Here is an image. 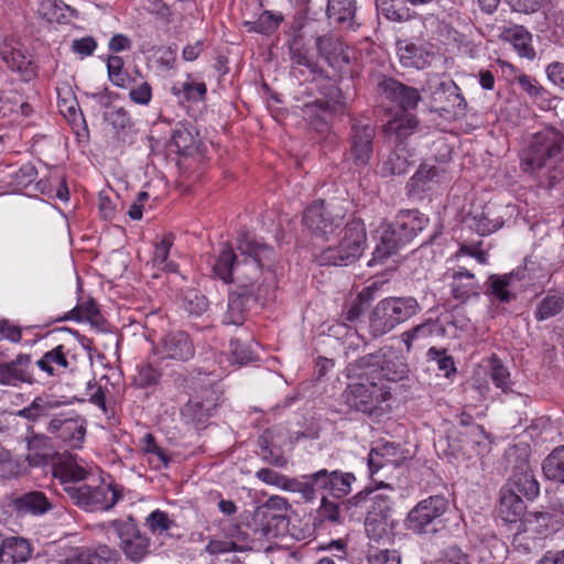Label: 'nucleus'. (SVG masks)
<instances>
[{
	"label": "nucleus",
	"mask_w": 564,
	"mask_h": 564,
	"mask_svg": "<svg viewBox=\"0 0 564 564\" xmlns=\"http://www.w3.org/2000/svg\"><path fill=\"white\" fill-rule=\"evenodd\" d=\"M237 254L224 243L212 265L215 278L232 284L228 301L226 324L241 325L242 311L249 301H265L278 289L282 269L275 250L247 235L238 237Z\"/></svg>",
	"instance_id": "1"
},
{
	"label": "nucleus",
	"mask_w": 564,
	"mask_h": 564,
	"mask_svg": "<svg viewBox=\"0 0 564 564\" xmlns=\"http://www.w3.org/2000/svg\"><path fill=\"white\" fill-rule=\"evenodd\" d=\"M90 469L69 457L53 468V476L58 479L69 499L85 511H108L122 498L119 486L104 479L97 486L80 484L86 480Z\"/></svg>",
	"instance_id": "2"
},
{
	"label": "nucleus",
	"mask_w": 564,
	"mask_h": 564,
	"mask_svg": "<svg viewBox=\"0 0 564 564\" xmlns=\"http://www.w3.org/2000/svg\"><path fill=\"white\" fill-rule=\"evenodd\" d=\"M332 236L324 241L326 246L314 253L319 265H349L362 254L367 241L362 220L355 218L343 224Z\"/></svg>",
	"instance_id": "3"
},
{
	"label": "nucleus",
	"mask_w": 564,
	"mask_h": 564,
	"mask_svg": "<svg viewBox=\"0 0 564 564\" xmlns=\"http://www.w3.org/2000/svg\"><path fill=\"white\" fill-rule=\"evenodd\" d=\"M429 225V217L417 209L400 210L393 223H382L373 238L377 245L375 260H383L399 248L410 242Z\"/></svg>",
	"instance_id": "4"
},
{
	"label": "nucleus",
	"mask_w": 564,
	"mask_h": 564,
	"mask_svg": "<svg viewBox=\"0 0 564 564\" xmlns=\"http://www.w3.org/2000/svg\"><path fill=\"white\" fill-rule=\"evenodd\" d=\"M346 371L348 378L375 379L377 382H382V380L397 382L408 376L409 367L403 357L394 350L381 349L350 362Z\"/></svg>",
	"instance_id": "5"
},
{
	"label": "nucleus",
	"mask_w": 564,
	"mask_h": 564,
	"mask_svg": "<svg viewBox=\"0 0 564 564\" xmlns=\"http://www.w3.org/2000/svg\"><path fill=\"white\" fill-rule=\"evenodd\" d=\"M414 296H388L380 300L369 315V330L373 337L383 336L421 312Z\"/></svg>",
	"instance_id": "6"
},
{
	"label": "nucleus",
	"mask_w": 564,
	"mask_h": 564,
	"mask_svg": "<svg viewBox=\"0 0 564 564\" xmlns=\"http://www.w3.org/2000/svg\"><path fill=\"white\" fill-rule=\"evenodd\" d=\"M249 547V535L240 525L225 523L220 531L209 536L204 552L209 556L207 564H245L237 552Z\"/></svg>",
	"instance_id": "7"
},
{
	"label": "nucleus",
	"mask_w": 564,
	"mask_h": 564,
	"mask_svg": "<svg viewBox=\"0 0 564 564\" xmlns=\"http://www.w3.org/2000/svg\"><path fill=\"white\" fill-rule=\"evenodd\" d=\"M528 258L524 257L523 264L508 273L489 274L484 283V294L488 301L496 306L509 304L517 301L529 288V272L527 268Z\"/></svg>",
	"instance_id": "8"
},
{
	"label": "nucleus",
	"mask_w": 564,
	"mask_h": 564,
	"mask_svg": "<svg viewBox=\"0 0 564 564\" xmlns=\"http://www.w3.org/2000/svg\"><path fill=\"white\" fill-rule=\"evenodd\" d=\"M449 502L442 495L420 500L406 514L404 527L416 535L435 534L444 528V516Z\"/></svg>",
	"instance_id": "9"
},
{
	"label": "nucleus",
	"mask_w": 564,
	"mask_h": 564,
	"mask_svg": "<svg viewBox=\"0 0 564 564\" xmlns=\"http://www.w3.org/2000/svg\"><path fill=\"white\" fill-rule=\"evenodd\" d=\"M343 393L345 403L352 410L365 414H373L381 410L382 404L390 398V388L375 379L355 378Z\"/></svg>",
	"instance_id": "10"
},
{
	"label": "nucleus",
	"mask_w": 564,
	"mask_h": 564,
	"mask_svg": "<svg viewBox=\"0 0 564 564\" xmlns=\"http://www.w3.org/2000/svg\"><path fill=\"white\" fill-rule=\"evenodd\" d=\"M302 223L313 239L324 242L340 229L344 217L327 209L324 200H315L304 209Z\"/></svg>",
	"instance_id": "11"
},
{
	"label": "nucleus",
	"mask_w": 564,
	"mask_h": 564,
	"mask_svg": "<svg viewBox=\"0 0 564 564\" xmlns=\"http://www.w3.org/2000/svg\"><path fill=\"white\" fill-rule=\"evenodd\" d=\"M152 358L155 361L186 362L195 356V346L185 330L165 333L152 345Z\"/></svg>",
	"instance_id": "12"
},
{
	"label": "nucleus",
	"mask_w": 564,
	"mask_h": 564,
	"mask_svg": "<svg viewBox=\"0 0 564 564\" xmlns=\"http://www.w3.org/2000/svg\"><path fill=\"white\" fill-rule=\"evenodd\" d=\"M326 97L327 100L316 99L303 108L305 118L318 133H327L333 119L343 115L345 109V98L338 89L329 91Z\"/></svg>",
	"instance_id": "13"
},
{
	"label": "nucleus",
	"mask_w": 564,
	"mask_h": 564,
	"mask_svg": "<svg viewBox=\"0 0 564 564\" xmlns=\"http://www.w3.org/2000/svg\"><path fill=\"white\" fill-rule=\"evenodd\" d=\"M111 528L118 535L121 549L132 562H140L149 554L150 541L141 534L132 519L113 520Z\"/></svg>",
	"instance_id": "14"
},
{
	"label": "nucleus",
	"mask_w": 564,
	"mask_h": 564,
	"mask_svg": "<svg viewBox=\"0 0 564 564\" xmlns=\"http://www.w3.org/2000/svg\"><path fill=\"white\" fill-rule=\"evenodd\" d=\"M47 431L72 448H80L86 435V420L69 411L54 416Z\"/></svg>",
	"instance_id": "15"
},
{
	"label": "nucleus",
	"mask_w": 564,
	"mask_h": 564,
	"mask_svg": "<svg viewBox=\"0 0 564 564\" xmlns=\"http://www.w3.org/2000/svg\"><path fill=\"white\" fill-rule=\"evenodd\" d=\"M39 379L42 377L51 378L73 373L76 371L77 360L75 355L65 345H57L45 351L41 358L35 361Z\"/></svg>",
	"instance_id": "16"
},
{
	"label": "nucleus",
	"mask_w": 564,
	"mask_h": 564,
	"mask_svg": "<svg viewBox=\"0 0 564 564\" xmlns=\"http://www.w3.org/2000/svg\"><path fill=\"white\" fill-rule=\"evenodd\" d=\"M376 129L370 123L351 122L349 156L357 171H364L373 153V139Z\"/></svg>",
	"instance_id": "17"
},
{
	"label": "nucleus",
	"mask_w": 564,
	"mask_h": 564,
	"mask_svg": "<svg viewBox=\"0 0 564 564\" xmlns=\"http://www.w3.org/2000/svg\"><path fill=\"white\" fill-rule=\"evenodd\" d=\"M448 181V173L442 165L422 163L406 184L408 195L423 199L427 193L436 191Z\"/></svg>",
	"instance_id": "18"
},
{
	"label": "nucleus",
	"mask_w": 564,
	"mask_h": 564,
	"mask_svg": "<svg viewBox=\"0 0 564 564\" xmlns=\"http://www.w3.org/2000/svg\"><path fill=\"white\" fill-rule=\"evenodd\" d=\"M564 158V138L554 130L536 132L531 137V169L546 165V160Z\"/></svg>",
	"instance_id": "19"
},
{
	"label": "nucleus",
	"mask_w": 564,
	"mask_h": 564,
	"mask_svg": "<svg viewBox=\"0 0 564 564\" xmlns=\"http://www.w3.org/2000/svg\"><path fill=\"white\" fill-rule=\"evenodd\" d=\"M529 498V490L524 485L512 482L501 488L499 512L503 521L516 523L521 521L527 512L524 499Z\"/></svg>",
	"instance_id": "20"
},
{
	"label": "nucleus",
	"mask_w": 564,
	"mask_h": 564,
	"mask_svg": "<svg viewBox=\"0 0 564 564\" xmlns=\"http://www.w3.org/2000/svg\"><path fill=\"white\" fill-rule=\"evenodd\" d=\"M35 368V362L32 361L30 355L20 354L13 360L0 364V383L18 387L21 383L39 382Z\"/></svg>",
	"instance_id": "21"
},
{
	"label": "nucleus",
	"mask_w": 564,
	"mask_h": 564,
	"mask_svg": "<svg viewBox=\"0 0 564 564\" xmlns=\"http://www.w3.org/2000/svg\"><path fill=\"white\" fill-rule=\"evenodd\" d=\"M314 481L318 490H325L336 499H341L351 492V485L356 477L352 473L341 470H327L325 468L314 473Z\"/></svg>",
	"instance_id": "22"
},
{
	"label": "nucleus",
	"mask_w": 564,
	"mask_h": 564,
	"mask_svg": "<svg viewBox=\"0 0 564 564\" xmlns=\"http://www.w3.org/2000/svg\"><path fill=\"white\" fill-rule=\"evenodd\" d=\"M445 278L449 280L452 296L465 303L473 296H479L482 288L475 274L465 267L458 265L446 272Z\"/></svg>",
	"instance_id": "23"
},
{
	"label": "nucleus",
	"mask_w": 564,
	"mask_h": 564,
	"mask_svg": "<svg viewBox=\"0 0 564 564\" xmlns=\"http://www.w3.org/2000/svg\"><path fill=\"white\" fill-rule=\"evenodd\" d=\"M119 552L107 545H98L95 549L72 547L59 560L61 564H117Z\"/></svg>",
	"instance_id": "24"
},
{
	"label": "nucleus",
	"mask_w": 564,
	"mask_h": 564,
	"mask_svg": "<svg viewBox=\"0 0 564 564\" xmlns=\"http://www.w3.org/2000/svg\"><path fill=\"white\" fill-rule=\"evenodd\" d=\"M379 86L386 98L395 102L401 108V112L415 109L421 100V95L417 89L406 86L393 78L383 79Z\"/></svg>",
	"instance_id": "25"
},
{
	"label": "nucleus",
	"mask_w": 564,
	"mask_h": 564,
	"mask_svg": "<svg viewBox=\"0 0 564 564\" xmlns=\"http://www.w3.org/2000/svg\"><path fill=\"white\" fill-rule=\"evenodd\" d=\"M402 459L401 447L394 442H386L372 447L367 457V465L370 477H373L380 469L391 465L397 466Z\"/></svg>",
	"instance_id": "26"
},
{
	"label": "nucleus",
	"mask_w": 564,
	"mask_h": 564,
	"mask_svg": "<svg viewBox=\"0 0 564 564\" xmlns=\"http://www.w3.org/2000/svg\"><path fill=\"white\" fill-rule=\"evenodd\" d=\"M32 554L29 540L22 536H8L0 542V564L25 563Z\"/></svg>",
	"instance_id": "27"
},
{
	"label": "nucleus",
	"mask_w": 564,
	"mask_h": 564,
	"mask_svg": "<svg viewBox=\"0 0 564 564\" xmlns=\"http://www.w3.org/2000/svg\"><path fill=\"white\" fill-rule=\"evenodd\" d=\"M171 94L177 99L180 105L197 104L205 101L207 86L204 82L197 80L192 74H187L185 80L173 84Z\"/></svg>",
	"instance_id": "28"
},
{
	"label": "nucleus",
	"mask_w": 564,
	"mask_h": 564,
	"mask_svg": "<svg viewBox=\"0 0 564 564\" xmlns=\"http://www.w3.org/2000/svg\"><path fill=\"white\" fill-rule=\"evenodd\" d=\"M364 305L365 303L356 297V300L348 304L344 310L345 322L338 323L329 328V330L336 336H339L341 330H344L346 337L344 344H347L348 346L355 344V339L358 341L360 340L354 325L361 317L364 313Z\"/></svg>",
	"instance_id": "29"
},
{
	"label": "nucleus",
	"mask_w": 564,
	"mask_h": 564,
	"mask_svg": "<svg viewBox=\"0 0 564 564\" xmlns=\"http://www.w3.org/2000/svg\"><path fill=\"white\" fill-rule=\"evenodd\" d=\"M0 57L9 68L18 72L25 80L34 75L32 62L20 46L4 43L0 48Z\"/></svg>",
	"instance_id": "30"
},
{
	"label": "nucleus",
	"mask_w": 564,
	"mask_h": 564,
	"mask_svg": "<svg viewBox=\"0 0 564 564\" xmlns=\"http://www.w3.org/2000/svg\"><path fill=\"white\" fill-rule=\"evenodd\" d=\"M397 54L403 67L423 69L430 65V54L422 46L406 40L397 42Z\"/></svg>",
	"instance_id": "31"
},
{
	"label": "nucleus",
	"mask_w": 564,
	"mask_h": 564,
	"mask_svg": "<svg viewBox=\"0 0 564 564\" xmlns=\"http://www.w3.org/2000/svg\"><path fill=\"white\" fill-rule=\"evenodd\" d=\"M417 128V119L409 112H400L392 117L384 126V133L388 137H394L400 145L404 139L413 134Z\"/></svg>",
	"instance_id": "32"
},
{
	"label": "nucleus",
	"mask_w": 564,
	"mask_h": 564,
	"mask_svg": "<svg viewBox=\"0 0 564 564\" xmlns=\"http://www.w3.org/2000/svg\"><path fill=\"white\" fill-rule=\"evenodd\" d=\"M18 512L23 514L42 516L52 509V503L41 491L23 494L14 500Z\"/></svg>",
	"instance_id": "33"
},
{
	"label": "nucleus",
	"mask_w": 564,
	"mask_h": 564,
	"mask_svg": "<svg viewBox=\"0 0 564 564\" xmlns=\"http://www.w3.org/2000/svg\"><path fill=\"white\" fill-rule=\"evenodd\" d=\"M139 448L147 457L151 469L162 470L169 467L170 458L166 453L158 445L154 436L147 433L139 440Z\"/></svg>",
	"instance_id": "34"
},
{
	"label": "nucleus",
	"mask_w": 564,
	"mask_h": 564,
	"mask_svg": "<svg viewBox=\"0 0 564 564\" xmlns=\"http://www.w3.org/2000/svg\"><path fill=\"white\" fill-rule=\"evenodd\" d=\"M326 13L334 23L351 28L356 14V0H327Z\"/></svg>",
	"instance_id": "35"
},
{
	"label": "nucleus",
	"mask_w": 564,
	"mask_h": 564,
	"mask_svg": "<svg viewBox=\"0 0 564 564\" xmlns=\"http://www.w3.org/2000/svg\"><path fill=\"white\" fill-rule=\"evenodd\" d=\"M34 189L48 199L58 198L68 202L69 191L63 176L51 174L50 177L41 178L34 184Z\"/></svg>",
	"instance_id": "36"
},
{
	"label": "nucleus",
	"mask_w": 564,
	"mask_h": 564,
	"mask_svg": "<svg viewBox=\"0 0 564 564\" xmlns=\"http://www.w3.org/2000/svg\"><path fill=\"white\" fill-rule=\"evenodd\" d=\"M395 520L393 518L366 517L365 530L370 540L390 541L393 536Z\"/></svg>",
	"instance_id": "37"
},
{
	"label": "nucleus",
	"mask_w": 564,
	"mask_h": 564,
	"mask_svg": "<svg viewBox=\"0 0 564 564\" xmlns=\"http://www.w3.org/2000/svg\"><path fill=\"white\" fill-rule=\"evenodd\" d=\"M283 20L284 17L281 12L264 10L254 21H246L243 25L248 32L271 35L279 29Z\"/></svg>",
	"instance_id": "38"
},
{
	"label": "nucleus",
	"mask_w": 564,
	"mask_h": 564,
	"mask_svg": "<svg viewBox=\"0 0 564 564\" xmlns=\"http://www.w3.org/2000/svg\"><path fill=\"white\" fill-rule=\"evenodd\" d=\"M546 479L564 485V445L555 447L542 462Z\"/></svg>",
	"instance_id": "39"
},
{
	"label": "nucleus",
	"mask_w": 564,
	"mask_h": 564,
	"mask_svg": "<svg viewBox=\"0 0 564 564\" xmlns=\"http://www.w3.org/2000/svg\"><path fill=\"white\" fill-rule=\"evenodd\" d=\"M314 479V473L301 478L286 477L283 490L299 494L304 501H313L318 490Z\"/></svg>",
	"instance_id": "40"
},
{
	"label": "nucleus",
	"mask_w": 564,
	"mask_h": 564,
	"mask_svg": "<svg viewBox=\"0 0 564 564\" xmlns=\"http://www.w3.org/2000/svg\"><path fill=\"white\" fill-rule=\"evenodd\" d=\"M174 243V236L166 234L160 238L154 245L153 263L154 265L169 272H176L177 264L169 260L171 248Z\"/></svg>",
	"instance_id": "41"
},
{
	"label": "nucleus",
	"mask_w": 564,
	"mask_h": 564,
	"mask_svg": "<svg viewBox=\"0 0 564 564\" xmlns=\"http://www.w3.org/2000/svg\"><path fill=\"white\" fill-rule=\"evenodd\" d=\"M427 360L434 362L438 370V376L452 379L457 372L454 358L447 354L444 348L431 347L426 352Z\"/></svg>",
	"instance_id": "42"
},
{
	"label": "nucleus",
	"mask_w": 564,
	"mask_h": 564,
	"mask_svg": "<svg viewBox=\"0 0 564 564\" xmlns=\"http://www.w3.org/2000/svg\"><path fill=\"white\" fill-rule=\"evenodd\" d=\"M378 14L389 21L402 22L410 18V11L399 0H376Z\"/></svg>",
	"instance_id": "43"
},
{
	"label": "nucleus",
	"mask_w": 564,
	"mask_h": 564,
	"mask_svg": "<svg viewBox=\"0 0 564 564\" xmlns=\"http://www.w3.org/2000/svg\"><path fill=\"white\" fill-rule=\"evenodd\" d=\"M163 361H155L152 354L147 362L138 366V384L148 388L156 384L162 377V369L159 367Z\"/></svg>",
	"instance_id": "44"
},
{
	"label": "nucleus",
	"mask_w": 564,
	"mask_h": 564,
	"mask_svg": "<svg viewBox=\"0 0 564 564\" xmlns=\"http://www.w3.org/2000/svg\"><path fill=\"white\" fill-rule=\"evenodd\" d=\"M23 469V462L0 444V477L17 478Z\"/></svg>",
	"instance_id": "45"
},
{
	"label": "nucleus",
	"mask_w": 564,
	"mask_h": 564,
	"mask_svg": "<svg viewBox=\"0 0 564 564\" xmlns=\"http://www.w3.org/2000/svg\"><path fill=\"white\" fill-rule=\"evenodd\" d=\"M182 416L187 423H192L196 429L205 426L210 416V408H205L197 401L189 400L182 409Z\"/></svg>",
	"instance_id": "46"
},
{
	"label": "nucleus",
	"mask_w": 564,
	"mask_h": 564,
	"mask_svg": "<svg viewBox=\"0 0 564 564\" xmlns=\"http://www.w3.org/2000/svg\"><path fill=\"white\" fill-rule=\"evenodd\" d=\"M435 328L436 323L432 319H426L424 323L403 332L401 340L405 345L406 351L412 349L413 343L432 336Z\"/></svg>",
	"instance_id": "47"
},
{
	"label": "nucleus",
	"mask_w": 564,
	"mask_h": 564,
	"mask_svg": "<svg viewBox=\"0 0 564 564\" xmlns=\"http://www.w3.org/2000/svg\"><path fill=\"white\" fill-rule=\"evenodd\" d=\"M145 525L154 535L163 536L175 525V522L167 512L156 509L145 518Z\"/></svg>",
	"instance_id": "48"
},
{
	"label": "nucleus",
	"mask_w": 564,
	"mask_h": 564,
	"mask_svg": "<svg viewBox=\"0 0 564 564\" xmlns=\"http://www.w3.org/2000/svg\"><path fill=\"white\" fill-rule=\"evenodd\" d=\"M465 223L471 230H474L480 236L490 235L498 230L502 225L498 220L489 219V217L484 212L470 214L465 219Z\"/></svg>",
	"instance_id": "49"
},
{
	"label": "nucleus",
	"mask_w": 564,
	"mask_h": 564,
	"mask_svg": "<svg viewBox=\"0 0 564 564\" xmlns=\"http://www.w3.org/2000/svg\"><path fill=\"white\" fill-rule=\"evenodd\" d=\"M564 308V294L556 293L545 296L535 311V317L544 321L557 315Z\"/></svg>",
	"instance_id": "50"
},
{
	"label": "nucleus",
	"mask_w": 564,
	"mask_h": 564,
	"mask_svg": "<svg viewBox=\"0 0 564 564\" xmlns=\"http://www.w3.org/2000/svg\"><path fill=\"white\" fill-rule=\"evenodd\" d=\"M560 529L555 517L549 512H535L531 519V530L540 536H549Z\"/></svg>",
	"instance_id": "51"
},
{
	"label": "nucleus",
	"mask_w": 564,
	"mask_h": 564,
	"mask_svg": "<svg viewBox=\"0 0 564 564\" xmlns=\"http://www.w3.org/2000/svg\"><path fill=\"white\" fill-rule=\"evenodd\" d=\"M99 314L97 303L93 299H88L77 304L73 310L67 312L61 321H90Z\"/></svg>",
	"instance_id": "52"
},
{
	"label": "nucleus",
	"mask_w": 564,
	"mask_h": 564,
	"mask_svg": "<svg viewBox=\"0 0 564 564\" xmlns=\"http://www.w3.org/2000/svg\"><path fill=\"white\" fill-rule=\"evenodd\" d=\"M182 306L189 315H202L208 307L207 299L196 290H188L182 299Z\"/></svg>",
	"instance_id": "53"
},
{
	"label": "nucleus",
	"mask_w": 564,
	"mask_h": 564,
	"mask_svg": "<svg viewBox=\"0 0 564 564\" xmlns=\"http://www.w3.org/2000/svg\"><path fill=\"white\" fill-rule=\"evenodd\" d=\"M393 500L384 495L377 494L371 498L367 517L392 518Z\"/></svg>",
	"instance_id": "54"
},
{
	"label": "nucleus",
	"mask_w": 564,
	"mask_h": 564,
	"mask_svg": "<svg viewBox=\"0 0 564 564\" xmlns=\"http://www.w3.org/2000/svg\"><path fill=\"white\" fill-rule=\"evenodd\" d=\"M365 564H401V556L395 550L371 546Z\"/></svg>",
	"instance_id": "55"
},
{
	"label": "nucleus",
	"mask_w": 564,
	"mask_h": 564,
	"mask_svg": "<svg viewBox=\"0 0 564 564\" xmlns=\"http://www.w3.org/2000/svg\"><path fill=\"white\" fill-rule=\"evenodd\" d=\"M29 457L31 454L40 459L50 455V438L43 434H35L33 431L25 437Z\"/></svg>",
	"instance_id": "56"
},
{
	"label": "nucleus",
	"mask_w": 564,
	"mask_h": 564,
	"mask_svg": "<svg viewBox=\"0 0 564 564\" xmlns=\"http://www.w3.org/2000/svg\"><path fill=\"white\" fill-rule=\"evenodd\" d=\"M508 41L522 57H529V32L523 26H514L507 33Z\"/></svg>",
	"instance_id": "57"
},
{
	"label": "nucleus",
	"mask_w": 564,
	"mask_h": 564,
	"mask_svg": "<svg viewBox=\"0 0 564 564\" xmlns=\"http://www.w3.org/2000/svg\"><path fill=\"white\" fill-rule=\"evenodd\" d=\"M10 175L12 176V185L17 189H23L35 181L37 172L32 164L28 163L11 172Z\"/></svg>",
	"instance_id": "58"
},
{
	"label": "nucleus",
	"mask_w": 564,
	"mask_h": 564,
	"mask_svg": "<svg viewBox=\"0 0 564 564\" xmlns=\"http://www.w3.org/2000/svg\"><path fill=\"white\" fill-rule=\"evenodd\" d=\"M123 59L118 55L109 56L107 59V70L110 82L117 87H124L127 73L123 69Z\"/></svg>",
	"instance_id": "59"
},
{
	"label": "nucleus",
	"mask_w": 564,
	"mask_h": 564,
	"mask_svg": "<svg viewBox=\"0 0 564 564\" xmlns=\"http://www.w3.org/2000/svg\"><path fill=\"white\" fill-rule=\"evenodd\" d=\"M490 378L495 386L503 392L510 389V373L498 358L490 360Z\"/></svg>",
	"instance_id": "60"
},
{
	"label": "nucleus",
	"mask_w": 564,
	"mask_h": 564,
	"mask_svg": "<svg viewBox=\"0 0 564 564\" xmlns=\"http://www.w3.org/2000/svg\"><path fill=\"white\" fill-rule=\"evenodd\" d=\"M193 144L194 137L188 129L185 127H177L173 130L171 145L175 148L177 153L187 154Z\"/></svg>",
	"instance_id": "61"
},
{
	"label": "nucleus",
	"mask_w": 564,
	"mask_h": 564,
	"mask_svg": "<svg viewBox=\"0 0 564 564\" xmlns=\"http://www.w3.org/2000/svg\"><path fill=\"white\" fill-rule=\"evenodd\" d=\"M30 405L32 406L35 416L41 419L51 415V413L61 405V402L53 395L42 394L34 398Z\"/></svg>",
	"instance_id": "62"
},
{
	"label": "nucleus",
	"mask_w": 564,
	"mask_h": 564,
	"mask_svg": "<svg viewBox=\"0 0 564 564\" xmlns=\"http://www.w3.org/2000/svg\"><path fill=\"white\" fill-rule=\"evenodd\" d=\"M410 162L408 158L402 156L398 151L392 152L382 164L383 175H400L408 171Z\"/></svg>",
	"instance_id": "63"
},
{
	"label": "nucleus",
	"mask_w": 564,
	"mask_h": 564,
	"mask_svg": "<svg viewBox=\"0 0 564 564\" xmlns=\"http://www.w3.org/2000/svg\"><path fill=\"white\" fill-rule=\"evenodd\" d=\"M152 96V86L148 82L134 83L129 89L130 100L139 106H148Z\"/></svg>",
	"instance_id": "64"
}]
</instances>
